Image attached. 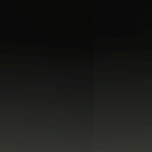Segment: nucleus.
Wrapping results in <instances>:
<instances>
[{"mask_svg": "<svg viewBox=\"0 0 152 152\" xmlns=\"http://www.w3.org/2000/svg\"><path fill=\"white\" fill-rule=\"evenodd\" d=\"M149 78L150 79H152V74L150 76H149Z\"/></svg>", "mask_w": 152, "mask_h": 152, "instance_id": "f257e3e1", "label": "nucleus"}]
</instances>
